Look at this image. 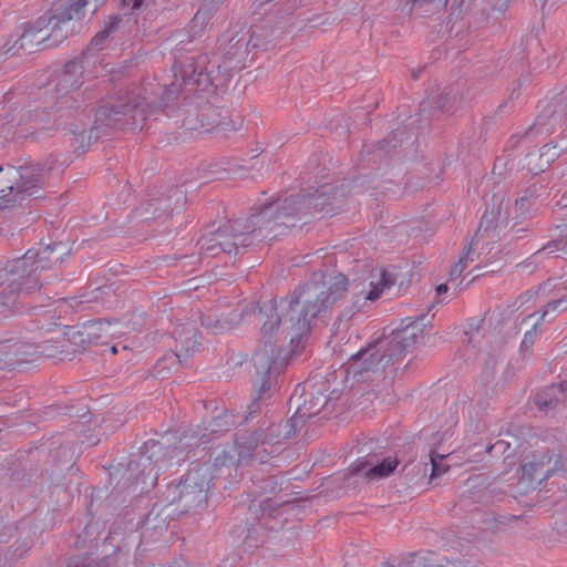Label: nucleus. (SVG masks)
Returning <instances> with one entry per match:
<instances>
[{"label": "nucleus", "instance_id": "obj_13", "mask_svg": "<svg viewBox=\"0 0 567 567\" xmlns=\"http://www.w3.org/2000/svg\"><path fill=\"white\" fill-rule=\"evenodd\" d=\"M424 319L425 317H420L408 323L402 330L398 332L396 339H399V342L402 343L403 348H406L412 342H414L417 334L422 332L421 327L425 326Z\"/></svg>", "mask_w": 567, "mask_h": 567}, {"label": "nucleus", "instance_id": "obj_21", "mask_svg": "<svg viewBox=\"0 0 567 567\" xmlns=\"http://www.w3.org/2000/svg\"><path fill=\"white\" fill-rule=\"evenodd\" d=\"M550 393L553 395H556L559 401L567 398V382H561L559 384H551L549 386Z\"/></svg>", "mask_w": 567, "mask_h": 567}, {"label": "nucleus", "instance_id": "obj_11", "mask_svg": "<svg viewBox=\"0 0 567 567\" xmlns=\"http://www.w3.org/2000/svg\"><path fill=\"white\" fill-rule=\"evenodd\" d=\"M338 203L333 188L326 185L316 192L313 198L308 200V205L311 206L317 213H321L322 216H331L334 214V205Z\"/></svg>", "mask_w": 567, "mask_h": 567}, {"label": "nucleus", "instance_id": "obj_20", "mask_svg": "<svg viewBox=\"0 0 567 567\" xmlns=\"http://www.w3.org/2000/svg\"><path fill=\"white\" fill-rule=\"evenodd\" d=\"M183 332H186L187 337H185L183 339V336L182 333L181 334H177L175 332V340L177 343L181 344L179 349L176 347V350L177 351H185L186 353H188L189 351H193L194 349V346H195V341H193L192 339L194 338V332L192 329H187V330H183Z\"/></svg>", "mask_w": 567, "mask_h": 567}, {"label": "nucleus", "instance_id": "obj_32", "mask_svg": "<svg viewBox=\"0 0 567 567\" xmlns=\"http://www.w3.org/2000/svg\"><path fill=\"white\" fill-rule=\"evenodd\" d=\"M111 351H112V353H113V354H115V353L117 352L116 347H114V346H113V347L111 348Z\"/></svg>", "mask_w": 567, "mask_h": 567}, {"label": "nucleus", "instance_id": "obj_31", "mask_svg": "<svg viewBox=\"0 0 567 567\" xmlns=\"http://www.w3.org/2000/svg\"><path fill=\"white\" fill-rule=\"evenodd\" d=\"M556 470H548L547 473H546V477H549L551 475L553 472H555Z\"/></svg>", "mask_w": 567, "mask_h": 567}, {"label": "nucleus", "instance_id": "obj_24", "mask_svg": "<svg viewBox=\"0 0 567 567\" xmlns=\"http://www.w3.org/2000/svg\"><path fill=\"white\" fill-rule=\"evenodd\" d=\"M144 0H122V8L136 10L143 4Z\"/></svg>", "mask_w": 567, "mask_h": 567}, {"label": "nucleus", "instance_id": "obj_19", "mask_svg": "<svg viewBox=\"0 0 567 567\" xmlns=\"http://www.w3.org/2000/svg\"><path fill=\"white\" fill-rule=\"evenodd\" d=\"M445 457H446V455H439L435 452L431 453V455H430L431 465H432V473L430 476L431 480L439 477L447 472L449 467L445 464H443V461Z\"/></svg>", "mask_w": 567, "mask_h": 567}, {"label": "nucleus", "instance_id": "obj_30", "mask_svg": "<svg viewBox=\"0 0 567 567\" xmlns=\"http://www.w3.org/2000/svg\"><path fill=\"white\" fill-rule=\"evenodd\" d=\"M290 422H292L293 424H297V422H298V416H297V415H293V416L290 419Z\"/></svg>", "mask_w": 567, "mask_h": 567}, {"label": "nucleus", "instance_id": "obj_23", "mask_svg": "<svg viewBox=\"0 0 567 567\" xmlns=\"http://www.w3.org/2000/svg\"><path fill=\"white\" fill-rule=\"evenodd\" d=\"M546 249H548L549 252H555L558 250H564L565 254H567V236L564 239H559L558 241L554 244H549Z\"/></svg>", "mask_w": 567, "mask_h": 567}, {"label": "nucleus", "instance_id": "obj_16", "mask_svg": "<svg viewBox=\"0 0 567 567\" xmlns=\"http://www.w3.org/2000/svg\"><path fill=\"white\" fill-rule=\"evenodd\" d=\"M87 337L90 340L99 339L102 336L111 334L112 323L109 321H96L89 326Z\"/></svg>", "mask_w": 567, "mask_h": 567}, {"label": "nucleus", "instance_id": "obj_5", "mask_svg": "<svg viewBox=\"0 0 567 567\" xmlns=\"http://www.w3.org/2000/svg\"><path fill=\"white\" fill-rule=\"evenodd\" d=\"M207 467L200 466L198 470L189 472L185 478L178 483L173 494L178 495V499H185L187 506H196L207 501L209 489V478Z\"/></svg>", "mask_w": 567, "mask_h": 567}, {"label": "nucleus", "instance_id": "obj_7", "mask_svg": "<svg viewBox=\"0 0 567 567\" xmlns=\"http://www.w3.org/2000/svg\"><path fill=\"white\" fill-rule=\"evenodd\" d=\"M495 237V227L492 228L489 226V221L483 217L481 225L470 244L468 249L463 252L458 262L451 269V278L456 279L460 277L466 268L467 264L474 260L472 256L473 252L480 251L481 255L483 250L491 244L489 239H494Z\"/></svg>", "mask_w": 567, "mask_h": 567}, {"label": "nucleus", "instance_id": "obj_8", "mask_svg": "<svg viewBox=\"0 0 567 567\" xmlns=\"http://www.w3.org/2000/svg\"><path fill=\"white\" fill-rule=\"evenodd\" d=\"M393 284L394 280L389 272L382 269L373 270L365 280L360 282L358 293L363 295L367 300L374 301Z\"/></svg>", "mask_w": 567, "mask_h": 567}, {"label": "nucleus", "instance_id": "obj_25", "mask_svg": "<svg viewBox=\"0 0 567 567\" xmlns=\"http://www.w3.org/2000/svg\"><path fill=\"white\" fill-rule=\"evenodd\" d=\"M279 208V204H270L268 207L265 208V214L270 215L275 209Z\"/></svg>", "mask_w": 567, "mask_h": 567}, {"label": "nucleus", "instance_id": "obj_1", "mask_svg": "<svg viewBox=\"0 0 567 567\" xmlns=\"http://www.w3.org/2000/svg\"><path fill=\"white\" fill-rule=\"evenodd\" d=\"M326 291H317L313 285H307L292 296L264 302L258 311L261 347L255 352L256 358L271 360L279 355V348L289 340L299 342L309 331L310 320L322 311L333 307L344 297L348 279L342 274L330 275Z\"/></svg>", "mask_w": 567, "mask_h": 567}, {"label": "nucleus", "instance_id": "obj_15", "mask_svg": "<svg viewBox=\"0 0 567 567\" xmlns=\"http://www.w3.org/2000/svg\"><path fill=\"white\" fill-rule=\"evenodd\" d=\"M550 457L547 455H544L540 461L538 462H530L525 463L522 466V480H527L528 482H532L534 478V474L538 472L540 467L545 465V463H549Z\"/></svg>", "mask_w": 567, "mask_h": 567}, {"label": "nucleus", "instance_id": "obj_29", "mask_svg": "<svg viewBox=\"0 0 567 567\" xmlns=\"http://www.w3.org/2000/svg\"><path fill=\"white\" fill-rule=\"evenodd\" d=\"M549 150H550L549 145L543 146L540 150V156H544L545 154H547L549 152Z\"/></svg>", "mask_w": 567, "mask_h": 567}, {"label": "nucleus", "instance_id": "obj_6", "mask_svg": "<svg viewBox=\"0 0 567 567\" xmlns=\"http://www.w3.org/2000/svg\"><path fill=\"white\" fill-rule=\"evenodd\" d=\"M31 177H33V174L27 167H0V202L9 203L13 192L32 195L34 193L33 188L37 187V182L33 179L29 181Z\"/></svg>", "mask_w": 567, "mask_h": 567}, {"label": "nucleus", "instance_id": "obj_14", "mask_svg": "<svg viewBox=\"0 0 567 567\" xmlns=\"http://www.w3.org/2000/svg\"><path fill=\"white\" fill-rule=\"evenodd\" d=\"M535 404L539 410L553 409L559 402V399L556 395H553L549 391V386L539 391L535 395Z\"/></svg>", "mask_w": 567, "mask_h": 567}, {"label": "nucleus", "instance_id": "obj_27", "mask_svg": "<svg viewBox=\"0 0 567 567\" xmlns=\"http://www.w3.org/2000/svg\"><path fill=\"white\" fill-rule=\"evenodd\" d=\"M446 291H447V286L445 284L439 285L436 287L437 295H441V293L446 292Z\"/></svg>", "mask_w": 567, "mask_h": 567}, {"label": "nucleus", "instance_id": "obj_3", "mask_svg": "<svg viewBox=\"0 0 567 567\" xmlns=\"http://www.w3.org/2000/svg\"><path fill=\"white\" fill-rule=\"evenodd\" d=\"M38 255L29 249L21 258L0 267V307H11L18 297L39 288V282L33 276L40 269L35 260Z\"/></svg>", "mask_w": 567, "mask_h": 567}, {"label": "nucleus", "instance_id": "obj_22", "mask_svg": "<svg viewBox=\"0 0 567 567\" xmlns=\"http://www.w3.org/2000/svg\"><path fill=\"white\" fill-rule=\"evenodd\" d=\"M536 338H537L536 324H534L533 329L527 331L524 334V338L522 341V347H524V348L532 347L534 344Z\"/></svg>", "mask_w": 567, "mask_h": 567}, {"label": "nucleus", "instance_id": "obj_28", "mask_svg": "<svg viewBox=\"0 0 567 567\" xmlns=\"http://www.w3.org/2000/svg\"><path fill=\"white\" fill-rule=\"evenodd\" d=\"M246 45H251V48H257L259 44L254 41V37L251 35L247 41Z\"/></svg>", "mask_w": 567, "mask_h": 567}, {"label": "nucleus", "instance_id": "obj_17", "mask_svg": "<svg viewBox=\"0 0 567 567\" xmlns=\"http://www.w3.org/2000/svg\"><path fill=\"white\" fill-rule=\"evenodd\" d=\"M223 237V233L218 231L215 234L214 238L210 239L213 243L212 245L206 247L207 251H212L214 255L216 254L215 250L218 246V249L228 254H231L233 251L236 252L237 247L235 243L230 244L228 241H221L220 238Z\"/></svg>", "mask_w": 567, "mask_h": 567}, {"label": "nucleus", "instance_id": "obj_10", "mask_svg": "<svg viewBox=\"0 0 567 567\" xmlns=\"http://www.w3.org/2000/svg\"><path fill=\"white\" fill-rule=\"evenodd\" d=\"M396 457H386L381 463L370 466L365 460H359L352 466L353 474L363 473L369 480L383 478L389 476L398 466Z\"/></svg>", "mask_w": 567, "mask_h": 567}, {"label": "nucleus", "instance_id": "obj_12", "mask_svg": "<svg viewBox=\"0 0 567 567\" xmlns=\"http://www.w3.org/2000/svg\"><path fill=\"white\" fill-rule=\"evenodd\" d=\"M123 22H125V23L132 22L133 24H136V20H133L131 16L126 17V14H124L123 17H118V16L112 17L107 23V27L104 30L96 33L95 37L91 40L90 50H92V51L100 50L102 48L104 41L107 39V37L111 33H113L122 28Z\"/></svg>", "mask_w": 567, "mask_h": 567}, {"label": "nucleus", "instance_id": "obj_26", "mask_svg": "<svg viewBox=\"0 0 567 567\" xmlns=\"http://www.w3.org/2000/svg\"><path fill=\"white\" fill-rule=\"evenodd\" d=\"M204 19H205V14L198 11V12L195 14V17H194L193 22H194V23L203 22V21H204Z\"/></svg>", "mask_w": 567, "mask_h": 567}, {"label": "nucleus", "instance_id": "obj_18", "mask_svg": "<svg viewBox=\"0 0 567 567\" xmlns=\"http://www.w3.org/2000/svg\"><path fill=\"white\" fill-rule=\"evenodd\" d=\"M567 309V300L566 299H558L554 300L545 307L543 313H542V320L551 321L555 318L554 316H549L550 313L561 312Z\"/></svg>", "mask_w": 567, "mask_h": 567}, {"label": "nucleus", "instance_id": "obj_9", "mask_svg": "<svg viewBox=\"0 0 567 567\" xmlns=\"http://www.w3.org/2000/svg\"><path fill=\"white\" fill-rule=\"evenodd\" d=\"M207 65V56L198 54L196 56L186 58L185 61L178 62L175 68L179 71L185 83L200 84L207 80L205 73Z\"/></svg>", "mask_w": 567, "mask_h": 567}, {"label": "nucleus", "instance_id": "obj_2", "mask_svg": "<svg viewBox=\"0 0 567 567\" xmlns=\"http://www.w3.org/2000/svg\"><path fill=\"white\" fill-rule=\"evenodd\" d=\"M106 0H55L50 9L35 21L29 23L20 35V48H31L33 44L49 42L58 45L68 38L69 24L73 19H80L84 10L92 7L95 12Z\"/></svg>", "mask_w": 567, "mask_h": 567}, {"label": "nucleus", "instance_id": "obj_4", "mask_svg": "<svg viewBox=\"0 0 567 567\" xmlns=\"http://www.w3.org/2000/svg\"><path fill=\"white\" fill-rule=\"evenodd\" d=\"M152 83L135 87L130 95L120 96L116 104L103 106L97 112L99 118L117 122L124 116H130L134 122L138 118L143 121L145 116L157 107L153 95H157ZM162 106V104H158Z\"/></svg>", "mask_w": 567, "mask_h": 567}, {"label": "nucleus", "instance_id": "obj_33", "mask_svg": "<svg viewBox=\"0 0 567 567\" xmlns=\"http://www.w3.org/2000/svg\"><path fill=\"white\" fill-rule=\"evenodd\" d=\"M384 567H392V566H390V565H386V566H384Z\"/></svg>", "mask_w": 567, "mask_h": 567}]
</instances>
